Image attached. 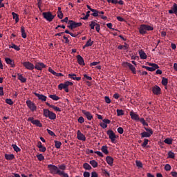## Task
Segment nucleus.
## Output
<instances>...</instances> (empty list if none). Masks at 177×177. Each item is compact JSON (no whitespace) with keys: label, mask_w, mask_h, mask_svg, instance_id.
<instances>
[{"label":"nucleus","mask_w":177,"mask_h":177,"mask_svg":"<svg viewBox=\"0 0 177 177\" xmlns=\"http://www.w3.org/2000/svg\"><path fill=\"white\" fill-rule=\"evenodd\" d=\"M97 23H96L94 21H92L90 24V27L91 28V30H95V27H96Z\"/></svg>","instance_id":"nucleus-41"},{"label":"nucleus","mask_w":177,"mask_h":177,"mask_svg":"<svg viewBox=\"0 0 177 177\" xmlns=\"http://www.w3.org/2000/svg\"><path fill=\"white\" fill-rule=\"evenodd\" d=\"M47 132L48 133V135H50V136H56V134H55V133L50 130H49V129H47Z\"/></svg>","instance_id":"nucleus-53"},{"label":"nucleus","mask_w":177,"mask_h":177,"mask_svg":"<svg viewBox=\"0 0 177 177\" xmlns=\"http://www.w3.org/2000/svg\"><path fill=\"white\" fill-rule=\"evenodd\" d=\"M42 15L44 19L47 20V21H53V19H55V15H52V12H43Z\"/></svg>","instance_id":"nucleus-5"},{"label":"nucleus","mask_w":177,"mask_h":177,"mask_svg":"<svg viewBox=\"0 0 177 177\" xmlns=\"http://www.w3.org/2000/svg\"><path fill=\"white\" fill-rule=\"evenodd\" d=\"M6 63L7 64H10L11 67H15V62L10 58H6L5 59Z\"/></svg>","instance_id":"nucleus-24"},{"label":"nucleus","mask_w":177,"mask_h":177,"mask_svg":"<svg viewBox=\"0 0 177 177\" xmlns=\"http://www.w3.org/2000/svg\"><path fill=\"white\" fill-rule=\"evenodd\" d=\"M162 84L164 85V86H167L168 85V79L165 77H162Z\"/></svg>","instance_id":"nucleus-42"},{"label":"nucleus","mask_w":177,"mask_h":177,"mask_svg":"<svg viewBox=\"0 0 177 177\" xmlns=\"http://www.w3.org/2000/svg\"><path fill=\"white\" fill-rule=\"evenodd\" d=\"M12 48V49H15V50H20V47L17 46L15 44H12V46H10V49Z\"/></svg>","instance_id":"nucleus-44"},{"label":"nucleus","mask_w":177,"mask_h":177,"mask_svg":"<svg viewBox=\"0 0 177 177\" xmlns=\"http://www.w3.org/2000/svg\"><path fill=\"white\" fill-rule=\"evenodd\" d=\"M5 158L6 160H13L15 158V155H13V154H5Z\"/></svg>","instance_id":"nucleus-31"},{"label":"nucleus","mask_w":177,"mask_h":177,"mask_svg":"<svg viewBox=\"0 0 177 177\" xmlns=\"http://www.w3.org/2000/svg\"><path fill=\"white\" fill-rule=\"evenodd\" d=\"M48 168H49V171L53 175H59L61 171L60 169L57 167V166L53 165H48Z\"/></svg>","instance_id":"nucleus-2"},{"label":"nucleus","mask_w":177,"mask_h":177,"mask_svg":"<svg viewBox=\"0 0 177 177\" xmlns=\"http://www.w3.org/2000/svg\"><path fill=\"white\" fill-rule=\"evenodd\" d=\"M91 12H93L92 16L94 17H97V16H99V11H97V10L93 9L91 10Z\"/></svg>","instance_id":"nucleus-34"},{"label":"nucleus","mask_w":177,"mask_h":177,"mask_svg":"<svg viewBox=\"0 0 177 177\" xmlns=\"http://www.w3.org/2000/svg\"><path fill=\"white\" fill-rule=\"evenodd\" d=\"M21 32L22 38H27V34L26 33V30L24 29V26L21 27Z\"/></svg>","instance_id":"nucleus-26"},{"label":"nucleus","mask_w":177,"mask_h":177,"mask_svg":"<svg viewBox=\"0 0 177 177\" xmlns=\"http://www.w3.org/2000/svg\"><path fill=\"white\" fill-rule=\"evenodd\" d=\"M6 103H7V104H10V106H12V104H13V102L12 99H9V98H7L6 100Z\"/></svg>","instance_id":"nucleus-51"},{"label":"nucleus","mask_w":177,"mask_h":177,"mask_svg":"<svg viewBox=\"0 0 177 177\" xmlns=\"http://www.w3.org/2000/svg\"><path fill=\"white\" fill-rule=\"evenodd\" d=\"M78 122H80V124H83V122H85V120L84 119V117L80 116L78 120H77Z\"/></svg>","instance_id":"nucleus-55"},{"label":"nucleus","mask_w":177,"mask_h":177,"mask_svg":"<svg viewBox=\"0 0 177 177\" xmlns=\"http://www.w3.org/2000/svg\"><path fill=\"white\" fill-rule=\"evenodd\" d=\"M32 124H33V125H36V127H39V128L42 127V124L38 120H35L34 121H32Z\"/></svg>","instance_id":"nucleus-25"},{"label":"nucleus","mask_w":177,"mask_h":177,"mask_svg":"<svg viewBox=\"0 0 177 177\" xmlns=\"http://www.w3.org/2000/svg\"><path fill=\"white\" fill-rule=\"evenodd\" d=\"M129 48V45H128L127 43H124V45L122 46V45H120L118 46V49H119L120 50H128Z\"/></svg>","instance_id":"nucleus-23"},{"label":"nucleus","mask_w":177,"mask_h":177,"mask_svg":"<svg viewBox=\"0 0 177 177\" xmlns=\"http://www.w3.org/2000/svg\"><path fill=\"white\" fill-rule=\"evenodd\" d=\"M171 176L173 177H177V172L176 171H171Z\"/></svg>","instance_id":"nucleus-64"},{"label":"nucleus","mask_w":177,"mask_h":177,"mask_svg":"<svg viewBox=\"0 0 177 177\" xmlns=\"http://www.w3.org/2000/svg\"><path fill=\"white\" fill-rule=\"evenodd\" d=\"M101 150L104 154H109V149L106 145L102 146Z\"/></svg>","instance_id":"nucleus-29"},{"label":"nucleus","mask_w":177,"mask_h":177,"mask_svg":"<svg viewBox=\"0 0 177 177\" xmlns=\"http://www.w3.org/2000/svg\"><path fill=\"white\" fill-rule=\"evenodd\" d=\"M138 53L140 59H142L143 60H146V59H147V55L145 51H143V50H140Z\"/></svg>","instance_id":"nucleus-20"},{"label":"nucleus","mask_w":177,"mask_h":177,"mask_svg":"<svg viewBox=\"0 0 177 177\" xmlns=\"http://www.w3.org/2000/svg\"><path fill=\"white\" fill-rule=\"evenodd\" d=\"M57 17H58L59 19H63V12H57Z\"/></svg>","instance_id":"nucleus-62"},{"label":"nucleus","mask_w":177,"mask_h":177,"mask_svg":"<svg viewBox=\"0 0 177 177\" xmlns=\"http://www.w3.org/2000/svg\"><path fill=\"white\" fill-rule=\"evenodd\" d=\"M104 100H105L106 103H107L108 104H110V103H111V100L110 99V97L109 96H105Z\"/></svg>","instance_id":"nucleus-50"},{"label":"nucleus","mask_w":177,"mask_h":177,"mask_svg":"<svg viewBox=\"0 0 177 177\" xmlns=\"http://www.w3.org/2000/svg\"><path fill=\"white\" fill-rule=\"evenodd\" d=\"M13 19L15 20L16 23H19V15L15 12H12Z\"/></svg>","instance_id":"nucleus-32"},{"label":"nucleus","mask_w":177,"mask_h":177,"mask_svg":"<svg viewBox=\"0 0 177 177\" xmlns=\"http://www.w3.org/2000/svg\"><path fill=\"white\" fill-rule=\"evenodd\" d=\"M171 165L169 164H166L165 166V171H171Z\"/></svg>","instance_id":"nucleus-56"},{"label":"nucleus","mask_w":177,"mask_h":177,"mask_svg":"<svg viewBox=\"0 0 177 177\" xmlns=\"http://www.w3.org/2000/svg\"><path fill=\"white\" fill-rule=\"evenodd\" d=\"M37 157L39 161H44L45 160V157L44 156V155H42V153L37 155Z\"/></svg>","instance_id":"nucleus-39"},{"label":"nucleus","mask_w":177,"mask_h":177,"mask_svg":"<svg viewBox=\"0 0 177 177\" xmlns=\"http://www.w3.org/2000/svg\"><path fill=\"white\" fill-rule=\"evenodd\" d=\"M82 113L88 121H91L93 118V115H92V113H91V112L83 110Z\"/></svg>","instance_id":"nucleus-14"},{"label":"nucleus","mask_w":177,"mask_h":177,"mask_svg":"<svg viewBox=\"0 0 177 177\" xmlns=\"http://www.w3.org/2000/svg\"><path fill=\"white\" fill-rule=\"evenodd\" d=\"M12 149L15 150V151H16L17 153H19V151H20V148H19L17 145H12Z\"/></svg>","instance_id":"nucleus-46"},{"label":"nucleus","mask_w":177,"mask_h":177,"mask_svg":"<svg viewBox=\"0 0 177 177\" xmlns=\"http://www.w3.org/2000/svg\"><path fill=\"white\" fill-rule=\"evenodd\" d=\"M44 115L50 120H56V113L49 111V109H44Z\"/></svg>","instance_id":"nucleus-3"},{"label":"nucleus","mask_w":177,"mask_h":177,"mask_svg":"<svg viewBox=\"0 0 177 177\" xmlns=\"http://www.w3.org/2000/svg\"><path fill=\"white\" fill-rule=\"evenodd\" d=\"M17 75H18V80H19L21 82H26V81H27V79L23 77V75L18 73Z\"/></svg>","instance_id":"nucleus-27"},{"label":"nucleus","mask_w":177,"mask_h":177,"mask_svg":"<svg viewBox=\"0 0 177 177\" xmlns=\"http://www.w3.org/2000/svg\"><path fill=\"white\" fill-rule=\"evenodd\" d=\"M90 164L92 165L93 168H97V162L95 160H91Z\"/></svg>","instance_id":"nucleus-36"},{"label":"nucleus","mask_w":177,"mask_h":177,"mask_svg":"<svg viewBox=\"0 0 177 177\" xmlns=\"http://www.w3.org/2000/svg\"><path fill=\"white\" fill-rule=\"evenodd\" d=\"M91 177H99V176L97 175V173L96 171H92Z\"/></svg>","instance_id":"nucleus-60"},{"label":"nucleus","mask_w":177,"mask_h":177,"mask_svg":"<svg viewBox=\"0 0 177 177\" xmlns=\"http://www.w3.org/2000/svg\"><path fill=\"white\" fill-rule=\"evenodd\" d=\"M59 169H62V171H64L66 169V165H59Z\"/></svg>","instance_id":"nucleus-63"},{"label":"nucleus","mask_w":177,"mask_h":177,"mask_svg":"<svg viewBox=\"0 0 177 177\" xmlns=\"http://www.w3.org/2000/svg\"><path fill=\"white\" fill-rule=\"evenodd\" d=\"M69 26H68V28L73 30V28H77V27H81L82 26V23L81 22H75L74 21H69Z\"/></svg>","instance_id":"nucleus-7"},{"label":"nucleus","mask_w":177,"mask_h":177,"mask_svg":"<svg viewBox=\"0 0 177 177\" xmlns=\"http://www.w3.org/2000/svg\"><path fill=\"white\" fill-rule=\"evenodd\" d=\"M26 104H27L28 109H30V110H31V111H37V106H35V104L34 102H32L31 100H27Z\"/></svg>","instance_id":"nucleus-10"},{"label":"nucleus","mask_w":177,"mask_h":177,"mask_svg":"<svg viewBox=\"0 0 177 177\" xmlns=\"http://www.w3.org/2000/svg\"><path fill=\"white\" fill-rule=\"evenodd\" d=\"M118 132L120 135H122V133H124V129L122 127L118 128Z\"/></svg>","instance_id":"nucleus-58"},{"label":"nucleus","mask_w":177,"mask_h":177,"mask_svg":"<svg viewBox=\"0 0 177 177\" xmlns=\"http://www.w3.org/2000/svg\"><path fill=\"white\" fill-rule=\"evenodd\" d=\"M164 142L166 143V145H172V139L166 138L165 139Z\"/></svg>","instance_id":"nucleus-45"},{"label":"nucleus","mask_w":177,"mask_h":177,"mask_svg":"<svg viewBox=\"0 0 177 177\" xmlns=\"http://www.w3.org/2000/svg\"><path fill=\"white\" fill-rule=\"evenodd\" d=\"M39 149V151H41V153H45L46 151V147H45L44 146H41Z\"/></svg>","instance_id":"nucleus-54"},{"label":"nucleus","mask_w":177,"mask_h":177,"mask_svg":"<svg viewBox=\"0 0 177 177\" xmlns=\"http://www.w3.org/2000/svg\"><path fill=\"white\" fill-rule=\"evenodd\" d=\"M145 129L147 131H143L140 133L141 138H150L153 134V130L147 127H145Z\"/></svg>","instance_id":"nucleus-4"},{"label":"nucleus","mask_w":177,"mask_h":177,"mask_svg":"<svg viewBox=\"0 0 177 177\" xmlns=\"http://www.w3.org/2000/svg\"><path fill=\"white\" fill-rule=\"evenodd\" d=\"M92 45H93V41H92L91 39H89L86 41V44H85V46L89 47V46H92Z\"/></svg>","instance_id":"nucleus-38"},{"label":"nucleus","mask_w":177,"mask_h":177,"mask_svg":"<svg viewBox=\"0 0 177 177\" xmlns=\"http://www.w3.org/2000/svg\"><path fill=\"white\" fill-rule=\"evenodd\" d=\"M149 66H151V67L144 66L143 68H146V70H148V71H156L157 68H159V66L157 64L149 63Z\"/></svg>","instance_id":"nucleus-8"},{"label":"nucleus","mask_w":177,"mask_h":177,"mask_svg":"<svg viewBox=\"0 0 177 177\" xmlns=\"http://www.w3.org/2000/svg\"><path fill=\"white\" fill-rule=\"evenodd\" d=\"M106 161L110 167H113V165L114 164V158L111 156H106Z\"/></svg>","instance_id":"nucleus-16"},{"label":"nucleus","mask_w":177,"mask_h":177,"mask_svg":"<svg viewBox=\"0 0 177 177\" xmlns=\"http://www.w3.org/2000/svg\"><path fill=\"white\" fill-rule=\"evenodd\" d=\"M22 64L27 70H34V64L30 62H24L22 63Z\"/></svg>","instance_id":"nucleus-12"},{"label":"nucleus","mask_w":177,"mask_h":177,"mask_svg":"<svg viewBox=\"0 0 177 177\" xmlns=\"http://www.w3.org/2000/svg\"><path fill=\"white\" fill-rule=\"evenodd\" d=\"M48 71H49V73H51V74H53V75H56V72L55 71H53V69H52V68H48Z\"/></svg>","instance_id":"nucleus-59"},{"label":"nucleus","mask_w":177,"mask_h":177,"mask_svg":"<svg viewBox=\"0 0 177 177\" xmlns=\"http://www.w3.org/2000/svg\"><path fill=\"white\" fill-rule=\"evenodd\" d=\"M152 92L154 95H160L161 93V88L160 86H156L152 88Z\"/></svg>","instance_id":"nucleus-19"},{"label":"nucleus","mask_w":177,"mask_h":177,"mask_svg":"<svg viewBox=\"0 0 177 177\" xmlns=\"http://www.w3.org/2000/svg\"><path fill=\"white\" fill-rule=\"evenodd\" d=\"M34 68L38 70L39 71H42L43 68H46V65L43 62H35Z\"/></svg>","instance_id":"nucleus-9"},{"label":"nucleus","mask_w":177,"mask_h":177,"mask_svg":"<svg viewBox=\"0 0 177 177\" xmlns=\"http://www.w3.org/2000/svg\"><path fill=\"white\" fill-rule=\"evenodd\" d=\"M169 13L172 15L174 13L177 16V4L174 3L171 10H169Z\"/></svg>","instance_id":"nucleus-17"},{"label":"nucleus","mask_w":177,"mask_h":177,"mask_svg":"<svg viewBox=\"0 0 177 177\" xmlns=\"http://www.w3.org/2000/svg\"><path fill=\"white\" fill-rule=\"evenodd\" d=\"M64 84H65V86H66V88H68V86H73V82H71L67 81V82H65Z\"/></svg>","instance_id":"nucleus-57"},{"label":"nucleus","mask_w":177,"mask_h":177,"mask_svg":"<svg viewBox=\"0 0 177 177\" xmlns=\"http://www.w3.org/2000/svg\"><path fill=\"white\" fill-rule=\"evenodd\" d=\"M124 67H129L130 68L131 71H132L133 74H136V68L132 64L129 63V62H123L122 63Z\"/></svg>","instance_id":"nucleus-11"},{"label":"nucleus","mask_w":177,"mask_h":177,"mask_svg":"<svg viewBox=\"0 0 177 177\" xmlns=\"http://www.w3.org/2000/svg\"><path fill=\"white\" fill-rule=\"evenodd\" d=\"M51 109L53 110H54L55 111H57L58 113H60V111H62V109H60L59 107H57L55 105L51 106Z\"/></svg>","instance_id":"nucleus-40"},{"label":"nucleus","mask_w":177,"mask_h":177,"mask_svg":"<svg viewBox=\"0 0 177 177\" xmlns=\"http://www.w3.org/2000/svg\"><path fill=\"white\" fill-rule=\"evenodd\" d=\"M84 177H90L91 176V174L88 171H84L83 174Z\"/></svg>","instance_id":"nucleus-61"},{"label":"nucleus","mask_w":177,"mask_h":177,"mask_svg":"<svg viewBox=\"0 0 177 177\" xmlns=\"http://www.w3.org/2000/svg\"><path fill=\"white\" fill-rule=\"evenodd\" d=\"M139 121L142 124L144 127H149V124L146 122V120H145V118H142L139 120Z\"/></svg>","instance_id":"nucleus-35"},{"label":"nucleus","mask_w":177,"mask_h":177,"mask_svg":"<svg viewBox=\"0 0 177 177\" xmlns=\"http://www.w3.org/2000/svg\"><path fill=\"white\" fill-rule=\"evenodd\" d=\"M77 135L78 140H82L83 142H85L86 140L85 135L81 133V131L78 130Z\"/></svg>","instance_id":"nucleus-13"},{"label":"nucleus","mask_w":177,"mask_h":177,"mask_svg":"<svg viewBox=\"0 0 177 177\" xmlns=\"http://www.w3.org/2000/svg\"><path fill=\"white\" fill-rule=\"evenodd\" d=\"M59 176H63V177H68V174L67 173H65L64 171H59Z\"/></svg>","instance_id":"nucleus-48"},{"label":"nucleus","mask_w":177,"mask_h":177,"mask_svg":"<svg viewBox=\"0 0 177 177\" xmlns=\"http://www.w3.org/2000/svg\"><path fill=\"white\" fill-rule=\"evenodd\" d=\"M77 63L80 66H85V62L84 61V58L80 55L77 56Z\"/></svg>","instance_id":"nucleus-22"},{"label":"nucleus","mask_w":177,"mask_h":177,"mask_svg":"<svg viewBox=\"0 0 177 177\" xmlns=\"http://www.w3.org/2000/svg\"><path fill=\"white\" fill-rule=\"evenodd\" d=\"M149 145V140L147 138H145L144 140V142L142 144V147H146Z\"/></svg>","instance_id":"nucleus-47"},{"label":"nucleus","mask_w":177,"mask_h":177,"mask_svg":"<svg viewBox=\"0 0 177 177\" xmlns=\"http://www.w3.org/2000/svg\"><path fill=\"white\" fill-rule=\"evenodd\" d=\"M153 26L143 24L140 26L139 31L140 34H146L147 31H153Z\"/></svg>","instance_id":"nucleus-1"},{"label":"nucleus","mask_w":177,"mask_h":177,"mask_svg":"<svg viewBox=\"0 0 177 177\" xmlns=\"http://www.w3.org/2000/svg\"><path fill=\"white\" fill-rule=\"evenodd\" d=\"M67 87L65 83H61L58 85V88L59 89V91H62V89H65Z\"/></svg>","instance_id":"nucleus-37"},{"label":"nucleus","mask_w":177,"mask_h":177,"mask_svg":"<svg viewBox=\"0 0 177 177\" xmlns=\"http://www.w3.org/2000/svg\"><path fill=\"white\" fill-rule=\"evenodd\" d=\"M83 168L87 171H91V169H92V167H91L88 163H84L83 165Z\"/></svg>","instance_id":"nucleus-30"},{"label":"nucleus","mask_w":177,"mask_h":177,"mask_svg":"<svg viewBox=\"0 0 177 177\" xmlns=\"http://www.w3.org/2000/svg\"><path fill=\"white\" fill-rule=\"evenodd\" d=\"M117 115L118 116L120 115H124V111L122 109H117Z\"/></svg>","instance_id":"nucleus-52"},{"label":"nucleus","mask_w":177,"mask_h":177,"mask_svg":"<svg viewBox=\"0 0 177 177\" xmlns=\"http://www.w3.org/2000/svg\"><path fill=\"white\" fill-rule=\"evenodd\" d=\"M48 97H50V99H52L53 100H55V101H57V100H59V99H60V97H59V96H57L56 95H50L48 96Z\"/></svg>","instance_id":"nucleus-33"},{"label":"nucleus","mask_w":177,"mask_h":177,"mask_svg":"<svg viewBox=\"0 0 177 177\" xmlns=\"http://www.w3.org/2000/svg\"><path fill=\"white\" fill-rule=\"evenodd\" d=\"M68 78H71V80H73L74 81H80L81 77H77V75L74 73L68 74Z\"/></svg>","instance_id":"nucleus-18"},{"label":"nucleus","mask_w":177,"mask_h":177,"mask_svg":"<svg viewBox=\"0 0 177 177\" xmlns=\"http://www.w3.org/2000/svg\"><path fill=\"white\" fill-rule=\"evenodd\" d=\"M54 143H55V147H56V149H60V147H62V142L55 140Z\"/></svg>","instance_id":"nucleus-28"},{"label":"nucleus","mask_w":177,"mask_h":177,"mask_svg":"<svg viewBox=\"0 0 177 177\" xmlns=\"http://www.w3.org/2000/svg\"><path fill=\"white\" fill-rule=\"evenodd\" d=\"M136 166L138 168H142L143 167V163L140 160H136Z\"/></svg>","instance_id":"nucleus-43"},{"label":"nucleus","mask_w":177,"mask_h":177,"mask_svg":"<svg viewBox=\"0 0 177 177\" xmlns=\"http://www.w3.org/2000/svg\"><path fill=\"white\" fill-rule=\"evenodd\" d=\"M106 134L108 135L111 142L114 143L115 142V140L117 139V136H115L114 131H113V130H108L106 131Z\"/></svg>","instance_id":"nucleus-6"},{"label":"nucleus","mask_w":177,"mask_h":177,"mask_svg":"<svg viewBox=\"0 0 177 177\" xmlns=\"http://www.w3.org/2000/svg\"><path fill=\"white\" fill-rule=\"evenodd\" d=\"M168 158H175V153L172 151L168 153Z\"/></svg>","instance_id":"nucleus-49"},{"label":"nucleus","mask_w":177,"mask_h":177,"mask_svg":"<svg viewBox=\"0 0 177 177\" xmlns=\"http://www.w3.org/2000/svg\"><path fill=\"white\" fill-rule=\"evenodd\" d=\"M130 116L131 120H134V121H139V120L140 119V118H139V115L135 113L134 112H131Z\"/></svg>","instance_id":"nucleus-21"},{"label":"nucleus","mask_w":177,"mask_h":177,"mask_svg":"<svg viewBox=\"0 0 177 177\" xmlns=\"http://www.w3.org/2000/svg\"><path fill=\"white\" fill-rule=\"evenodd\" d=\"M34 95L38 97L39 100H41V102H46L47 97L46 95L39 94L38 93H34Z\"/></svg>","instance_id":"nucleus-15"}]
</instances>
